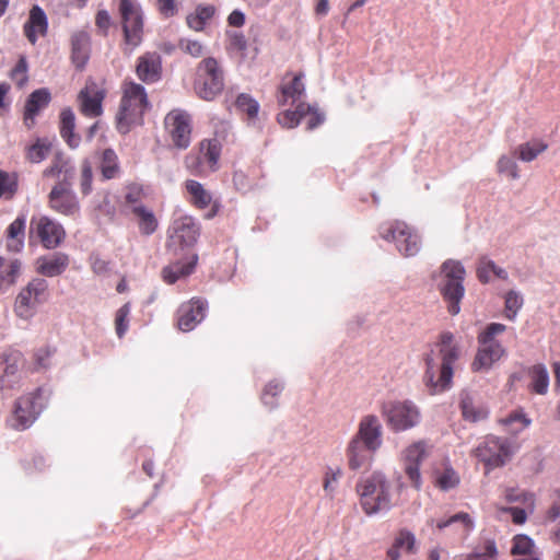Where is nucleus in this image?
Here are the masks:
<instances>
[{"label":"nucleus","instance_id":"obj_1","mask_svg":"<svg viewBox=\"0 0 560 560\" xmlns=\"http://www.w3.org/2000/svg\"><path fill=\"white\" fill-rule=\"evenodd\" d=\"M435 347L438 348L436 357L432 352L425 358L424 381L431 395L442 393L451 387L454 363L459 358V348L455 343L454 335L450 331L440 335Z\"/></svg>","mask_w":560,"mask_h":560},{"label":"nucleus","instance_id":"obj_2","mask_svg":"<svg viewBox=\"0 0 560 560\" xmlns=\"http://www.w3.org/2000/svg\"><path fill=\"white\" fill-rule=\"evenodd\" d=\"M120 91L116 127L120 133L126 135L133 126L141 124L143 114L149 107V100L143 85L132 80H124Z\"/></svg>","mask_w":560,"mask_h":560},{"label":"nucleus","instance_id":"obj_3","mask_svg":"<svg viewBox=\"0 0 560 560\" xmlns=\"http://www.w3.org/2000/svg\"><path fill=\"white\" fill-rule=\"evenodd\" d=\"M357 493L363 512L371 516L392 508V482L385 474L374 471L357 483Z\"/></svg>","mask_w":560,"mask_h":560},{"label":"nucleus","instance_id":"obj_4","mask_svg":"<svg viewBox=\"0 0 560 560\" xmlns=\"http://www.w3.org/2000/svg\"><path fill=\"white\" fill-rule=\"evenodd\" d=\"M224 70L214 57L203 58L196 67L194 91L207 102L215 100L224 90Z\"/></svg>","mask_w":560,"mask_h":560},{"label":"nucleus","instance_id":"obj_5","mask_svg":"<svg viewBox=\"0 0 560 560\" xmlns=\"http://www.w3.org/2000/svg\"><path fill=\"white\" fill-rule=\"evenodd\" d=\"M441 270L443 273L440 284L441 294L447 304L448 313L457 315L460 312V301L465 293L463 282L466 270L459 261L452 259L444 261Z\"/></svg>","mask_w":560,"mask_h":560},{"label":"nucleus","instance_id":"obj_6","mask_svg":"<svg viewBox=\"0 0 560 560\" xmlns=\"http://www.w3.org/2000/svg\"><path fill=\"white\" fill-rule=\"evenodd\" d=\"M118 11L121 19L125 52H132L143 40V14L132 0H119Z\"/></svg>","mask_w":560,"mask_h":560},{"label":"nucleus","instance_id":"obj_7","mask_svg":"<svg viewBox=\"0 0 560 560\" xmlns=\"http://www.w3.org/2000/svg\"><path fill=\"white\" fill-rule=\"evenodd\" d=\"M65 228L48 215H33L30 221V244H40L45 249H56L66 240Z\"/></svg>","mask_w":560,"mask_h":560},{"label":"nucleus","instance_id":"obj_8","mask_svg":"<svg viewBox=\"0 0 560 560\" xmlns=\"http://www.w3.org/2000/svg\"><path fill=\"white\" fill-rule=\"evenodd\" d=\"M380 236L385 241L394 242L398 252L405 257L419 253L421 241L418 232L404 221H393L380 226Z\"/></svg>","mask_w":560,"mask_h":560},{"label":"nucleus","instance_id":"obj_9","mask_svg":"<svg viewBox=\"0 0 560 560\" xmlns=\"http://www.w3.org/2000/svg\"><path fill=\"white\" fill-rule=\"evenodd\" d=\"M382 413L394 432L410 430L421 421L420 409L411 400L390 401L383 406Z\"/></svg>","mask_w":560,"mask_h":560},{"label":"nucleus","instance_id":"obj_10","mask_svg":"<svg viewBox=\"0 0 560 560\" xmlns=\"http://www.w3.org/2000/svg\"><path fill=\"white\" fill-rule=\"evenodd\" d=\"M45 400L42 388L19 397L14 404L12 427L16 430L30 428L45 408Z\"/></svg>","mask_w":560,"mask_h":560},{"label":"nucleus","instance_id":"obj_11","mask_svg":"<svg viewBox=\"0 0 560 560\" xmlns=\"http://www.w3.org/2000/svg\"><path fill=\"white\" fill-rule=\"evenodd\" d=\"M164 128L172 144L185 150L190 145L192 133V118L186 110L176 108L166 114Z\"/></svg>","mask_w":560,"mask_h":560},{"label":"nucleus","instance_id":"obj_12","mask_svg":"<svg viewBox=\"0 0 560 560\" xmlns=\"http://www.w3.org/2000/svg\"><path fill=\"white\" fill-rule=\"evenodd\" d=\"M48 283L45 279L35 278L18 294L14 303L16 316L30 319L38 304L46 301Z\"/></svg>","mask_w":560,"mask_h":560},{"label":"nucleus","instance_id":"obj_13","mask_svg":"<svg viewBox=\"0 0 560 560\" xmlns=\"http://www.w3.org/2000/svg\"><path fill=\"white\" fill-rule=\"evenodd\" d=\"M475 456L486 466V472L503 466L511 457L512 450L506 439L487 436L474 451Z\"/></svg>","mask_w":560,"mask_h":560},{"label":"nucleus","instance_id":"obj_14","mask_svg":"<svg viewBox=\"0 0 560 560\" xmlns=\"http://www.w3.org/2000/svg\"><path fill=\"white\" fill-rule=\"evenodd\" d=\"M48 206L65 217L75 218L80 214V202L70 180L65 178L56 183L48 194Z\"/></svg>","mask_w":560,"mask_h":560},{"label":"nucleus","instance_id":"obj_15","mask_svg":"<svg viewBox=\"0 0 560 560\" xmlns=\"http://www.w3.org/2000/svg\"><path fill=\"white\" fill-rule=\"evenodd\" d=\"M220 155V141L218 139H203L199 143L198 154L186 156V166L190 173L195 175H202L205 173V164H207L210 171H214L217 168Z\"/></svg>","mask_w":560,"mask_h":560},{"label":"nucleus","instance_id":"obj_16","mask_svg":"<svg viewBox=\"0 0 560 560\" xmlns=\"http://www.w3.org/2000/svg\"><path fill=\"white\" fill-rule=\"evenodd\" d=\"M429 453L430 446L423 440L411 443L402 451L405 474L417 490L422 483L420 465L429 456Z\"/></svg>","mask_w":560,"mask_h":560},{"label":"nucleus","instance_id":"obj_17","mask_svg":"<svg viewBox=\"0 0 560 560\" xmlns=\"http://www.w3.org/2000/svg\"><path fill=\"white\" fill-rule=\"evenodd\" d=\"M106 90L93 80H89L78 94L80 113L88 118H97L103 114Z\"/></svg>","mask_w":560,"mask_h":560},{"label":"nucleus","instance_id":"obj_18","mask_svg":"<svg viewBox=\"0 0 560 560\" xmlns=\"http://www.w3.org/2000/svg\"><path fill=\"white\" fill-rule=\"evenodd\" d=\"M23 354L18 350H9L0 355V390L13 389L21 380Z\"/></svg>","mask_w":560,"mask_h":560},{"label":"nucleus","instance_id":"obj_19","mask_svg":"<svg viewBox=\"0 0 560 560\" xmlns=\"http://www.w3.org/2000/svg\"><path fill=\"white\" fill-rule=\"evenodd\" d=\"M207 302L200 298H192L183 303L177 311V326L182 331L192 330L203 318Z\"/></svg>","mask_w":560,"mask_h":560},{"label":"nucleus","instance_id":"obj_20","mask_svg":"<svg viewBox=\"0 0 560 560\" xmlns=\"http://www.w3.org/2000/svg\"><path fill=\"white\" fill-rule=\"evenodd\" d=\"M138 79L144 83H155L162 77V58L156 51H147L138 57L135 68Z\"/></svg>","mask_w":560,"mask_h":560},{"label":"nucleus","instance_id":"obj_21","mask_svg":"<svg viewBox=\"0 0 560 560\" xmlns=\"http://www.w3.org/2000/svg\"><path fill=\"white\" fill-rule=\"evenodd\" d=\"M353 439L364 443L368 448L377 451L382 445V424L378 418L374 415L363 417Z\"/></svg>","mask_w":560,"mask_h":560},{"label":"nucleus","instance_id":"obj_22","mask_svg":"<svg viewBox=\"0 0 560 560\" xmlns=\"http://www.w3.org/2000/svg\"><path fill=\"white\" fill-rule=\"evenodd\" d=\"M288 78L289 73L283 78L278 89L277 102L279 106L299 104L305 93V86L302 81L303 73H295L291 79Z\"/></svg>","mask_w":560,"mask_h":560},{"label":"nucleus","instance_id":"obj_23","mask_svg":"<svg viewBox=\"0 0 560 560\" xmlns=\"http://www.w3.org/2000/svg\"><path fill=\"white\" fill-rule=\"evenodd\" d=\"M173 234L171 241L183 247H191L196 244L200 226L191 217H182L174 222Z\"/></svg>","mask_w":560,"mask_h":560},{"label":"nucleus","instance_id":"obj_24","mask_svg":"<svg viewBox=\"0 0 560 560\" xmlns=\"http://www.w3.org/2000/svg\"><path fill=\"white\" fill-rule=\"evenodd\" d=\"M70 264V257L62 252H55L47 256H40L36 259V272L48 278L62 275Z\"/></svg>","mask_w":560,"mask_h":560},{"label":"nucleus","instance_id":"obj_25","mask_svg":"<svg viewBox=\"0 0 560 560\" xmlns=\"http://www.w3.org/2000/svg\"><path fill=\"white\" fill-rule=\"evenodd\" d=\"M51 101L48 89L42 88L33 91L24 105L23 121L27 129L35 126V118L40 110L46 108Z\"/></svg>","mask_w":560,"mask_h":560},{"label":"nucleus","instance_id":"obj_26","mask_svg":"<svg viewBox=\"0 0 560 560\" xmlns=\"http://www.w3.org/2000/svg\"><path fill=\"white\" fill-rule=\"evenodd\" d=\"M48 30V21L44 10L34 5L31 11L27 21L23 26V32L27 40L35 45L38 36H45Z\"/></svg>","mask_w":560,"mask_h":560},{"label":"nucleus","instance_id":"obj_27","mask_svg":"<svg viewBox=\"0 0 560 560\" xmlns=\"http://www.w3.org/2000/svg\"><path fill=\"white\" fill-rule=\"evenodd\" d=\"M480 346L471 364L474 371L490 369L505 353L500 342L480 343Z\"/></svg>","mask_w":560,"mask_h":560},{"label":"nucleus","instance_id":"obj_28","mask_svg":"<svg viewBox=\"0 0 560 560\" xmlns=\"http://www.w3.org/2000/svg\"><path fill=\"white\" fill-rule=\"evenodd\" d=\"M375 452L376 451L368 448L364 443H361L359 440L352 438L347 447L349 468L352 470H358L366 466L371 462L373 453Z\"/></svg>","mask_w":560,"mask_h":560},{"label":"nucleus","instance_id":"obj_29","mask_svg":"<svg viewBox=\"0 0 560 560\" xmlns=\"http://www.w3.org/2000/svg\"><path fill=\"white\" fill-rule=\"evenodd\" d=\"M197 260L198 256L191 254L184 261H176L164 267L162 270L163 280L168 284H173L180 278L189 276L194 271Z\"/></svg>","mask_w":560,"mask_h":560},{"label":"nucleus","instance_id":"obj_30","mask_svg":"<svg viewBox=\"0 0 560 560\" xmlns=\"http://www.w3.org/2000/svg\"><path fill=\"white\" fill-rule=\"evenodd\" d=\"M59 131L61 138L71 149H77L81 143V137L74 132L75 116L71 108L67 107L60 112Z\"/></svg>","mask_w":560,"mask_h":560},{"label":"nucleus","instance_id":"obj_31","mask_svg":"<svg viewBox=\"0 0 560 560\" xmlns=\"http://www.w3.org/2000/svg\"><path fill=\"white\" fill-rule=\"evenodd\" d=\"M98 170L104 180L118 178L121 173L120 162L114 149L107 148L101 151Z\"/></svg>","mask_w":560,"mask_h":560},{"label":"nucleus","instance_id":"obj_32","mask_svg":"<svg viewBox=\"0 0 560 560\" xmlns=\"http://www.w3.org/2000/svg\"><path fill=\"white\" fill-rule=\"evenodd\" d=\"M131 213L137 220L139 232L143 236H150L156 232L159 220L154 212L144 205H137L131 208Z\"/></svg>","mask_w":560,"mask_h":560},{"label":"nucleus","instance_id":"obj_33","mask_svg":"<svg viewBox=\"0 0 560 560\" xmlns=\"http://www.w3.org/2000/svg\"><path fill=\"white\" fill-rule=\"evenodd\" d=\"M72 61L78 69H83L89 60L90 36L86 32H78L71 38Z\"/></svg>","mask_w":560,"mask_h":560},{"label":"nucleus","instance_id":"obj_34","mask_svg":"<svg viewBox=\"0 0 560 560\" xmlns=\"http://www.w3.org/2000/svg\"><path fill=\"white\" fill-rule=\"evenodd\" d=\"M21 266L19 259H5L0 256V291H5L15 284L21 275Z\"/></svg>","mask_w":560,"mask_h":560},{"label":"nucleus","instance_id":"obj_35","mask_svg":"<svg viewBox=\"0 0 560 560\" xmlns=\"http://www.w3.org/2000/svg\"><path fill=\"white\" fill-rule=\"evenodd\" d=\"M25 218L18 217L7 229V248L19 253L24 247Z\"/></svg>","mask_w":560,"mask_h":560},{"label":"nucleus","instance_id":"obj_36","mask_svg":"<svg viewBox=\"0 0 560 560\" xmlns=\"http://www.w3.org/2000/svg\"><path fill=\"white\" fill-rule=\"evenodd\" d=\"M528 389L538 395H545L549 387V373L544 364H535L528 369Z\"/></svg>","mask_w":560,"mask_h":560},{"label":"nucleus","instance_id":"obj_37","mask_svg":"<svg viewBox=\"0 0 560 560\" xmlns=\"http://www.w3.org/2000/svg\"><path fill=\"white\" fill-rule=\"evenodd\" d=\"M187 192L190 196V202L198 209H206L212 203L211 194L197 180L188 179L185 183Z\"/></svg>","mask_w":560,"mask_h":560},{"label":"nucleus","instance_id":"obj_38","mask_svg":"<svg viewBox=\"0 0 560 560\" xmlns=\"http://www.w3.org/2000/svg\"><path fill=\"white\" fill-rule=\"evenodd\" d=\"M430 524L432 526L435 525V527L439 530H443L444 528H446L451 525L457 524L462 528V534L464 536L469 535V533L474 528V521H472L471 516L466 512H459V513H456L447 518L439 520L436 522L431 520Z\"/></svg>","mask_w":560,"mask_h":560},{"label":"nucleus","instance_id":"obj_39","mask_svg":"<svg viewBox=\"0 0 560 560\" xmlns=\"http://www.w3.org/2000/svg\"><path fill=\"white\" fill-rule=\"evenodd\" d=\"M234 105L237 112L246 115V120L248 124H254L257 120L259 104L252 95L247 93L238 94Z\"/></svg>","mask_w":560,"mask_h":560},{"label":"nucleus","instance_id":"obj_40","mask_svg":"<svg viewBox=\"0 0 560 560\" xmlns=\"http://www.w3.org/2000/svg\"><path fill=\"white\" fill-rule=\"evenodd\" d=\"M488 269H492V273L502 280L508 279V272L495 265V262L491 259H489L486 256H482L478 259L477 268H476V275L478 280L481 283H488L490 281V276L488 275Z\"/></svg>","mask_w":560,"mask_h":560},{"label":"nucleus","instance_id":"obj_41","mask_svg":"<svg viewBox=\"0 0 560 560\" xmlns=\"http://www.w3.org/2000/svg\"><path fill=\"white\" fill-rule=\"evenodd\" d=\"M310 109V104L299 103L294 110H283L277 115V121L285 128H294L304 118L305 112Z\"/></svg>","mask_w":560,"mask_h":560},{"label":"nucleus","instance_id":"obj_42","mask_svg":"<svg viewBox=\"0 0 560 560\" xmlns=\"http://www.w3.org/2000/svg\"><path fill=\"white\" fill-rule=\"evenodd\" d=\"M548 149V144L540 139H533L517 148L518 159L523 162L535 160L540 153Z\"/></svg>","mask_w":560,"mask_h":560},{"label":"nucleus","instance_id":"obj_43","mask_svg":"<svg viewBox=\"0 0 560 560\" xmlns=\"http://www.w3.org/2000/svg\"><path fill=\"white\" fill-rule=\"evenodd\" d=\"M50 149L51 145L47 140L37 139L33 144L26 148V160L31 163H40L48 156Z\"/></svg>","mask_w":560,"mask_h":560},{"label":"nucleus","instance_id":"obj_44","mask_svg":"<svg viewBox=\"0 0 560 560\" xmlns=\"http://www.w3.org/2000/svg\"><path fill=\"white\" fill-rule=\"evenodd\" d=\"M460 409L464 419L469 421H479L485 419L488 415L487 410L480 407H476L471 397L465 395L460 399Z\"/></svg>","mask_w":560,"mask_h":560},{"label":"nucleus","instance_id":"obj_45","mask_svg":"<svg viewBox=\"0 0 560 560\" xmlns=\"http://www.w3.org/2000/svg\"><path fill=\"white\" fill-rule=\"evenodd\" d=\"M147 197L143 185L139 183H130L125 186V203L135 207L142 205V200Z\"/></svg>","mask_w":560,"mask_h":560},{"label":"nucleus","instance_id":"obj_46","mask_svg":"<svg viewBox=\"0 0 560 560\" xmlns=\"http://www.w3.org/2000/svg\"><path fill=\"white\" fill-rule=\"evenodd\" d=\"M18 190V178L15 174L0 171V198L11 199Z\"/></svg>","mask_w":560,"mask_h":560},{"label":"nucleus","instance_id":"obj_47","mask_svg":"<svg viewBox=\"0 0 560 560\" xmlns=\"http://www.w3.org/2000/svg\"><path fill=\"white\" fill-rule=\"evenodd\" d=\"M459 483V477L453 468H445L435 476V485L442 490H450Z\"/></svg>","mask_w":560,"mask_h":560},{"label":"nucleus","instance_id":"obj_48","mask_svg":"<svg viewBox=\"0 0 560 560\" xmlns=\"http://www.w3.org/2000/svg\"><path fill=\"white\" fill-rule=\"evenodd\" d=\"M130 303H125L115 315V329L119 338H122L129 327Z\"/></svg>","mask_w":560,"mask_h":560},{"label":"nucleus","instance_id":"obj_49","mask_svg":"<svg viewBox=\"0 0 560 560\" xmlns=\"http://www.w3.org/2000/svg\"><path fill=\"white\" fill-rule=\"evenodd\" d=\"M93 170L89 160H84L81 164L80 189L83 196H88L92 191Z\"/></svg>","mask_w":560,"mask_h":560},{"label":"nucleus","instance_id":"obj_50","mask_svg":"<svg viewBox=\"0 0 560 560\" xmlns=\"http://www.w3.org/2000/svg\"><path fill=\"white\" fill-rule=\"evenodd\" d=\"M178 48L194 58H200L205 52V47L201 42L190 38H182L178 42Z\"/></svg>","mask_w":560,"mask_h":560},{"label":"nucleus","instance_id":"obj_51","mask_svg":"<svg viewBox=\"0 0 560 560\" xmlns=\"http://www.w3.org/2000/svg\"><path fill=\"white\" fill-rule=\"evenodd\" d=\"M498 173L503 174L511 179L520 177L518 166L514 160L509 156L502 155L497 163Z\"/></svg>","mask_w":560,"mask_h":560},{"label":"nucleus","instance_id":"obj_52","mask_svg":"<svg viewBox=\"0 0 560 560\" xmlns=\"http://www.w3.org/2000/svg\"><path fill=\"white\" fill-rule=\"evenodd\" d=\"M523 306V298L515 291L511 290L505 295V311L509 319H514L516 313Z\"/></svg>","mask_w":560,"mask_h":560},{"label":"nucleus","instance_id":"obj_53","mask_svg":"<svg viewBox=\"0 0 560 560\" xmlns=\"http://www.w3.org/2000/svg\"><path fill=\"white\" fill-rule=\"evenodd\" d=\"M394 544L396 547H399L400 549H405L407 552H415L416 547V538L415 535L407 530V529H400L395 537Z\"/></svg>","mask_w":560,"mask_h":560},{"label":"nucleus","instance_id":"obj_54","mask_svg":"<svg viewBox=\"0 0 560 560\" xmlns=\"http://www.w3.org/2000/svg\"><path fill=\"white\" fill-rule=\"evenodd\" d=\"M10 78L19 88H22L27 82V61L24 57H21L11 70Z\"/></svg>","mask_w":560,"mask_h":560},{"label":"nucleus","instance_id":"obj_55","mask_svg":"<svg viewBox=\"0 0 560 560\" xmlns=\"http://www.w3.org/2000/svg\"><path fill=\"white\" fill-rule=\"evenodd\" d=\"M534 547L533 540L525 535H516L513 538L512 555H529Z\"/></svg>","mask_w":560,"mask_h":560},{"label":"nucleus","instance_id":"obj_56","mask_svg":"<svg viewBox=\"0 0 560 560\" xmlns=\"http://www.w3.org/2000/svg\"><path fill=\"white\" fill-rule=\"evenodd\" d=\"M506 326L500 323H491L486 329L478 336L479 343L495 342L494 336L505 331Z\"/></svg>","mask_w":560,"mask_h":560},{"label":"nucleus","instance_id":"obj_57","mask_svg":"<svg viewBox=\"0 0 560 560\" xmlns=\"http://www.w3.org/2000/svg\"><path fill=\"white\" fill-rule=\"evenodd\" d=\"M502 423L505 425L517 424L512 431L518 432L527 428L530 423V420L520 411H514L510 413L505 419L502 420Z\"/></svg>","mask_w":560,"mask_h":560},{"label":"nucleus","instance_id":"obj_58","mask_svg":"<svg viewBox=\"0 0 560 560\" xmlns=\"http://www.w3.org/2000/svg\"><path fill=\"white\" fill-rule=\"evenodd\" d=\"M283 389V386L277 382L272 381L269 382L266 387L264 388L261 399L265 405L273 407L275 406V398L281 393Z\"/></svg>","mask_w":560,"mask_h":560},{"label":"nucleus","instance_id":"obj_59","mask_svg":"<svg viewBox=\"0 0 560 560\" xmlns=\"http://www.w3.org/2000/svg\"><path fill=\"white\" fill-rule=\"evenodd\" d=\"M95 26L102 36H107L112 26V18L106 10H98L95 15Z\"/></svg>","mask_w":560,"mask_h":560},{"label":"nucleus","instance_id":"obj_60","mask_svg":"<svg viewBox=\"0 0 560 560\" xmlns=\"http://www.w3.org/2000/svg\"><path fill=\"white\" fill-rule=\"evenodd\" d=\"M341 475H342V471L340 468H336V469L328 468L327 469V471L325 472L324 480H323V488L327 493H329V494L334 493L335 485L338 482Z\"/></svg>","mask_w":560,"mask_h":560},{"label":"nucleus","instance_id":"obj_61","mask_svg":"<svg viewBox=\"0 0 560 560\" xmlns=\"http://www.w3.org/2000/svg\"><path fill=\"white\" fill-rule=\"evenodd\" d=\"M229 49L244 52L247 48V40L242 32L228 33Z\"/></svg>","mask_w":560,"mask_h":560},{"label":"nucleus","instance_id":"obj_62","mask_svg":"<svg viewBox=\"0 0 560 560\" xmlns=\"http://www.w3.org/2000/svg\"><path fill=\"white\" fill-rule=\"evenodd\" d=\"M304 118L306 119V127L308 130L317 128L324 122V114L310 105V109L305 112Z\"/></svg>","mask_w":560,"mask_h":560},{"label":"nucleus","instance_id":"obj_63","mask_svg":"<svg viewBox=\"0 0 560 560\" xmlns=\"http://www.w3.org/2000/svg\"><path fill=\"white\" fill-rule=\"evenodd\" d=\"M52 350L49 347H43L35 351L34 362L36 369H46L49 365Z\"/></svg>","mask_w":560,"mask_h":560},{"label":"nucleus","instance_id":"obj_64","mask_svg":"<svg viewBox=\"0 0 560 560\" xmlns=\"http://www.w3.org/2000/svg\"><path fill=\"white\" fill-rule=\"evenodd\" d=\"M156 7L161 15L168 19L177 14L176 0H156Z\"/></svg>","mask_w":560,"mask_h":560}]
</instances>
